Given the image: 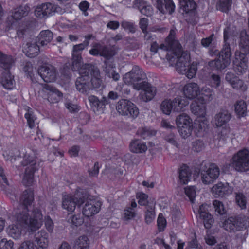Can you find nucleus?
I'll return each instance as SVG.
<instances>
[{"label": "nucleus", "mask_w": 249, "mask_h": 249, "mask_svg": "<svg viewBox=\"0 0 249 249\" xmlns=\"http://www.w3.org/2000/svg\"><path fill=\"white\" fill-rule=\"evenodd\" d=\"M222 226L227 231L234 232L247 228V219L243 216L230 217L225 220Z\"/></svg>", "instance_id": "9"}, {"label": "nucleus", "mask_w": 249, "mask_h": 249, "mask_svg": "<svg viewBox=\"0 0 249 249\" xmlns=\"http://www.w3.org/2000/svg\"><path fill=\"white\" fill-rule=\"evenodd\" d=\"M39 36V40L42 46L47 45L53 39V33L48 30L41 32Z\"/></svg>", "instance_id": "40"}, {"label": "nucleus", "mask_w": 249, "mask_h": 249, "mask_svg": "<svg viewBox=\"0 0 249 249\" xmlns=\"http://www.w3.org/2000/svg\"><path fill=\"white\" fill-rule=\"evenodd\" d=\"M231 164L238 172L249 171V150L244 148L235 153L231 160Z\"/></svg>", "instance_id": "7"}, {"label": "nucleus", "mask_w": 249, "mask_h": 249, "mask_svg": "<svg viewBox=\"0 0 249 249\" xmlns=\"http://www.w3.org/2000/svg\"><path fill=\"white\" fill-rule=\"evenodd\" d=\"M18 249H34V244L32 241L26 240L21 243Z\"/></svg>", "instance_id": "61"}, {"label": "nucleus", "mask_w": 249, "mask_h": 249, "mask_svg": "<svg viewBox=\"0 0 249 249\" xmlns=\"http://www.w3.org/2000/svg\"><path fill=\"white\" fill-rule=\"evenodd\" d=\"M231 119V114L227 110H221L217 113L212 120L213 126L221 127L227 124Z\"/></svg>", "instance_id": "23"}, {"label": "nucleus", "mask_w": 249, "mask_h": 249, "mask_svg": "<svg viewBox=\"0 0 249 249\" xmlns=\"http://www.w3.org/2000/svg\"><path fill=\"white\" fill-rule=\"evenodd\" d=\"M91 74L92 75L91 82L93 87L94 88H99L101 85L102 80L100 78L99 70H93Z\"/></svg>", "instance_id": "41"}, {"label": "nucleus", "mask_w": 249, "mask_h": 249, "mask_svg": "<svg viewBox=\"0 0 249 249\" xmlns=\"http://www.w3.org/2000/svg\"><path fill=\"white\" fill-rule=\"evenodd\" d=\"M25 15H26V12L24 10V8L23 7H19L15 9L14 13H12L11 17L8 18V20L10 22H12V19L17 21L21 19Z\"/></svg>", "instance_id": "43"}, {"label": "nucleus", "mask_w": 249, "mask_h": 249, "mask_svg": "<svg viewBox=\"0 0 249 249\" xmlns=\"http://www.w3.org/2000/svg\"><path fill=\"white\" fill-rule=\"evenodd\" d=\"M234 110L238 118L244 117L247 115V106L242 100L237 101L234 104Z\"/></svg>", "instance_id": "32"}, {"label": "nucleus", "mask_w": 249, "mask_h": 249, "mask_svg": "<svg viewBox=\"0 0 249 249\" xmlns=\"http://www.w3.org/2000/svg\"><path fill=\"white\" fill-rule=\"evenodd\" d=\"M65 107L71 112H77L79 110V107L77 105L72 104L71 103H66Z\"/></svg>", "instance_id": "63"}, {"label": "nucleus", "mask_w": 249, "mask_h": 249, "mask_svg": "<svg viewBox=\"0 0 249 249\" xmlns=\"http://www.w3.org/2000/svg\"><path fill=\"white\" fill-rule=\"evenodd\" d=\"M136 216V213L134 210L130 208L126 209L124 210L123 218L125 220H131Z\"/></svg>", "instance_id": "57"}, {"label": "nucleus", "mask_w": 249, "mask_h": 249, "mask_svg": "<svg viewBox=\"0 0 249 249\" xmlns=\"http://www.w3.org/2000/svg\"><path fill=\"white\" fill-rule=\"evenodd\" d=\"M235 200L236 204L241 209H246L248 200L247 197L243 193H235Z\"/></svg>", "instance_id": "38"}, {"label": "nucleus", "mask_w": 249, "mask_h": 249, "mask_svg": "<svg viewBox=\"0 0 249 249\" xmlns=\"http://www.w3.org/2000/svg\"><path fill=\"white\" fill-rule=\"evenodd\" d=\"M14 243L11 240L4 238L0 240V249H14Z\"/></svg>", "instance_id": "50"}, {"label": "nucleus", "mask_w": 249, "mask_h": 249, "mask_svg": "<svg viewBox=\"0 0 249 249\" xmlns=\"http://www.w3.org/2000/svg\"><path fill=\"white\" fill-rule=\"evenodd\" d=\"M180 8L184 12L189 13L196 8V4L193 0H179Z\"/></svg>", "instance_id": "35"}, {"label": "nucleus", "mask_w": 249, "mask_h": 249, "mask_svg": "<svg viewBox=\"0 0 249 249\" xmlns=\"http://www.w3.org/2000/svg\"><path fill=\"white\" fill-rule=\"evenodd\" d=\"M213 206L215 210V212L217 213L222 215L226 213V209L221 201L215 200L213 202Z\"/></svg>", "instance_id": "48"}, {"label": "nucleus", "mask_w": 249, "mask_h": 249, "mask_svg": "<svg viewBox=\"0 0 249 249\" xmlns=\"http://www.w3.org/2000/svg\"><path fill=\"white\" fill-rule=\"evenodd\" d=\"M39 94L43 98L47 99L51 103L58 102L62 96L61 92L49 85L44 87Z\"/></svg>", "instance_id": "16"}, {"label": "nucleus", "mask_w": 249, "mask_h": 249, "mask_svg": "<svg viewBox=\"0 0 249 249\" xmlns=\"http://www.w3.org/2000/svg\"><path fill=\"white\" fill-rule=\"evenodd\" d=\"M220 174L219 168L215 164H212L206 171L201 172V177L202 182L209 184L213 182L218 178Z\"/></svg>", "instance_id": "19"}, {"label": "nucleus", "mask_w": 249, "mask_h": 249, "mask_svg": "<svg viewBox=\"0 0 249 249\" xmlns=\"http://www.w3.org/2000/svg\"><path fill=\"white\" fill-rule=\"evenodd\" d=\"M0 62L2 64V67L5 69H9L12 64L14 63V61L11 56H7L3 55L0 52Z\"/></svg>", "instance_id": "45"}, {"label": "nucleus", "mask_w": 249, "mask_h": 249, "mask_svg": "<svg viewBox=\"0 0 249 249\" xmlns=\"http://www.w3.org/2000/svg\"><path fill=\"white\" fill-rule=\"evenodd\" d=\"M155 218L154 206L148 207L145 212V220L146 223L150 224L153 221Z\"/></svg>", "instance_id": "44"}, {"label": "nucleus", "mask_w": 249, "mask_h": 249, "mask_svg": "<svg viewBox=\"0 0 249 249\" xmlns=\"http://www.w3.org/2000/svg\"><path fill=\"white\" fill-rule=\"evenodd\" d=\"M157 131L148 127H142L138 129L137 134L144 139L150 138L156 134Z\"/></svg>", "instance_id": "37"}, {"label": "nucleus", "mask_w": 249, "mask_h": 249, "mask_svg": "<svg viewBox=\"0 0 249 249\" xmlns=\"http://www.w3.org/2000/svg\"><path fill=\"white\" fill-rule=\"evenodd\" d=\"M221 83L220 77L215 74H213L209 80V85L214 88L219 86Z\"/></svg>", "instance_id": "54"}, {"label": "nucleus", "mask_w": 249, "mask_h": 249, "mask_svg": "<svg viewBox=\"0 0 249 249\" xmlns=\"http://www.w3.org/2000/svg\"><path fill=\"white\" fill-rule=\"evenodd\" d=\"M231 136V130L229 128H223L218 134L220 140L226 141Z\"/></svg>", "instance_id": "55"}, {"label": "nucleus", "mask_w": 249, "mask_h": 249, "mask_svg": "<svg viewBox=\"0 0 249 249\" xmlns=\"http://www.w3.org/2000/svg\"><path fill=\"white\" fill-rule=\"evenodd\" d=\"M39 52V48L36 43H27L24 47L23 52L29 57L37 56Z\"/></svg>", "instance_id": "34"}, {"label": "nucleus", "mask_w": 249, "mask_h": 249, "mask_svg": "<svg viewBox=\"0 0 249 249\" xmlns=\"http://www.w3.org/2000/svg\"><path fill=\"white\" fill-rule=\"evenodd\" d=\"M89 101L92 107H98L101 104L100 101L95 96H89Z\"/></svg>", "instance_id": "62"}, {"label": "nucleus", "mask_w": 249, "mask_h": 249, "mask_svg": "<svg viewBox=\"0 0 249 249\" xmlns=\"http://www.w3.org/2000/svg\"><path fill=\"white\" fill-rule=\"evenodd\" d=\"M116 109L119 114L132 119L136 118L139 114L137 106L130 101L125 99L120 100L118 102Z\"/></svg>", "instance_id": "8"}, {"label": "nucleus", "mask_w": 249, "mask_h": 249, "mask_svg": "<svg viewBox=\"0 0 249 249\" xmlns=\"http://www.w3.org/2000/svg\"><path fill=\"white\" fill-rule=\"evenodd\" d=\"M191 173L189 168L186 166H182L180 169L179 178L183 184H187L190 181Z\"/></svg>", "instance_id": "36"}, {"label": "nucleus", "mask_w": 249, "mask_h": 249, "mask_svg": "<svg viewBox=\"0 0 249 249\" xmlns=\"http://www.w3.org/2000/svg\"><path fill=\"white\" fill-rule=\"evenodd\" d=\"M205 147L204 142L200 140H196L192 143L193 150L196 152L202 151Z\"/></svg>", "instance_id": "56"}, {"label": "nucleus", "mask_w": 249, "mask_h": 249, "mask_svg": "<svg viewBox=\"0 0 249 249\" xmlns=\"http://www.w3.org/2000/svg\"><path fill=\"white\" fill-rule=\"evenodd\" d=\"M115 67L107 66L106 70V73L107 76L112 78L114 81L119 80L120 76L119 74L115 70Z\"/></svg>", "instance_id": "47"}, {"label": "nucleus", "mask_w": 249, "mask_h": 249, "mask_svg": "<svg viewBox=\"0 0 249 249\" xmlns=\"http://www.w3.org/2000/svg\"><path fill=\"white\" fill-rule=\"evenodd\" d=\"M176 124L178 129L193 125L192 119L185 113H182L177 117Z\"/></svg>", "instance_id": "30"}, {"label": "nucleus", "mask_w": 249, "mask_h": 249, "mask_svg": "<svg viewBox=\"0 0 249 249\" xmlns=\"http://www.w3.org/2000/svg\"><path fill=\"white\" fill-rule=\"evenodd\" d=\"M134 89L141 90L139 96L140 98L144 102L151 100L156 94V89L150 83L146 82H142L139 85H136Z\"/></svg>", "instance_id": "13"}, {"label": "nucleus", "mask_w": 249, "mask_h": 249, "mask_svg": "<svg viewBox=\"0 0 249 249\" xmlns=\"http://www.w3.org/2000/svg\"><path fill=\"white\" fill-rule=\"evenodd\" d=\"M138 203L141 205H145L147 203L148 196L143 193H138L137 194Z\"/></svg>", "instance_id": "59"}, {"label": "nucleus", "mask_w": 249, "mask_h": 249, "mask_svg": "<svg viewBox=\"0 0 249 249\" xmlns=\"http://www.w3.org/2000/svg\"><path fill=\"white\" fill-rule=\"evenodd\" d=\"M206 103L201 100H195L191 105V111L197 117L196 124L201 130H205L208 127L209 121L206 115Z\"/></svg>", "instance_id": "5"}, {"label": "nucleus", "mask_w": 249, "mask_h": 249, "mask_svg": "<svg viewBox=\"0 0 249 249\" xmlns=\"http://www.w3.org/2000/svg\"><path fill=\"white\" fill-rule=\"evenodd\" d=\"M55 6L50 3H45L36 6L34 10V14L37 18H46L55 11Z\"/></svg>", "instance_id": "17"}, {"label": "nucleus", "mask_w": 249, "mask_h": 249, "mask_svg": "<svg viewBox=\"0 0 249 249\" xmlns=\"http://www.w3.org/2000/svg\"><path fill=\"white\" fill-rule=\"evenodd\" d=\"M69 222L75 226L81 225L83 222V219L79 215H73L69 219Z\"/></svg>", "instance_id": "60"}, {"label": "nucleus", "mask_w": 249, "mask_h": 249, "mask_svg": "<svg viewBox=\"0 0 249 249\" xmlns=\"http://www.w3.org/2000/svg\"><path fill=\"white\" fill-rule=\"evenodd\" d=\"M232 0H219L216 4L217 10L227 12L231 7Z\"/></svg>", "instance_id": "42"}, {"label": "nucleus", "mask_w": 249, "mask_h": 249, "mask_svg": "<svg viewBox=\"0 0 249 249\" xmlns=\"http://www.w3.org/2000/svg\"><path fill=\"white\" fill-rule=\"evenodd\" d=\"M38 73L46 82H53L57 78L55 68L50 65L41 66L38 70Z\"/></svg>", "instance_id": "18"}, {"label": "nucleus", "mask_w": 249, "mask_h": 249, "mask_svg": "<svg viewBox=\"0 0 249 249\" xmlns=\"http://www.w3.org/2000/svg\"><path fill=\"white\" fill-rule=\"evenodd\" d=\"M156 7L162 14H171L176 6L172 0H157Z\"/></svg>", "instance_id": "25"}, {"label": "nucleus", "mask_w": 249, "mask_h": 249, "mask_svg": "<svg viewBox=\"0 0 249 249\" xmlns=\"http://www.w3.org/2000/svg\"><path fill=\"white\" fill-rule=\"evenodd\" d=\"M36 169V167H35L30 168L27 167L26 169L23 179V183L25 185H30L33 182V174Z\"/></svg>", "instance_id": "39"}, {"label": "nucleus", "mask_w": 249, "mask_h": 249, "mask_svg": "<svg viewBox=\"0 0 249 249\" xmlns=\"http://www.w3.org/2000/svg\"><path fill=\"white\" fill-rule=\"evenodd\" d=\"M101 203L95 199H87L83 209V214L87 217L91 216L99 212Z\"/></svg>", "instance_id": "20"}, {"label": "nucleus", "mask_w": 249, "mask_h": 249, "mask_svg": "<svg viewBox=\"0 0 249 249\" xmlns=\"http://www.w3.org/2000/svg\"><path fill=\"white\" fill-rule=\"evenodd\" d=\"M129 149L134 153H143L147 150V146L144 142L136 139L133 140L129 144Z\"/></svg>", "instance_id": "27"}, {"label": "nucleus", "mask_w": 249, "mask_h": 249, "mask_svg": "<svg viewBox=\"0 0 249 249\" xmlns=\"http://www.w3.org/2000/svg\"><path fill=\"white\" fill-rule=\"evenodd\" d=\"M36 249H48L49 238L48 233L44 230L37 232L35 238Z\"/></svg>", "instance_id": "26"}, {"label": "nucleus", "mask_w": 249, "mask_h": 249, "mask_svg": "<svg viewBox=\"0 0 249 249\" xmlns=\"http://www.w3.org/2000/svg\"><path fill=\"white\" fill-rule=\"evenodd\" d=\"M182 92L184 97L190 100L194 99L199 93V86L195 82H189L183 87Z\"/></svg>", "instance_id": "22"}, {"label": "nucleus", "mask_w": 249, "mask_h": 249, "mask_svg": "<svg viewBox=\"0 0 249 249\" xmlns=\"http://www.w3.org/2000/svg\"><path fill=\"white\" fill-rule=\"evenodd\" d=\"M240 51H236L233 60V68L238 74L245 73L248 68V60L246 55L249 53V38L245 31L241 33Z\"/></svg>", "instance_id": "4"}, {"label": "nucleus", "mask_w": 249, "mask_h": 249, "mask_svg": "<svg viewBox=\"0 0 249 249\" xmlns=\"http://www.w3.org/2000/svg\"><path fill=\"white\" fill-rule=\"evenodd\" d=\"M146 77L145 73L143 70L138 66H135L133 67L131 71L126 73L123 77L124 82L128 85L134 86L136 85H139V83L142 80H144Z\"/></svg>", "instance_id": "11"}, {"label": "nucleus", "mask_w": 249, "mask_h": 249, "mask_svg": "<svg viewBox=\"0 0 249 249\" xmlns=\"http://www.w3.org/2000/svg\"><path fill=\"white\" fill-rule=\"evenodd\" d=\"M213 91L209 88L205 87L201 90L199 89L197 99L207 103L213 100Z\"/></svg>", "instance_id": "31"}, {"label": "nucleus", "mask_w": 249, "mask_h": 249, "mask_svg": "<svg viewBox=\"0 0 249 249\" xmlns=\"http://www.w3.org/2000/svg\"><path fill=\"white\" fill-rule=\"evenodd\" d=\"M185 193L189 197L190 201L194 203L195 198L196 196V190L194 186H188L185 188Z\"/></svg>", "instance_id": "51"}, {"label": "nucleus", "mask_w": 249, "mask_h": 249, "mask_svg": "<svg viewBox=\"0 0 249 249\" xmlns=\"http://www.w3.org/2000/svg\"><path fill=\"white\" fill-rule=\"evenodd\" d=\"M209 206L206 204H202L199 208L196 205L193 206L194 213L197 216L203 220L204 225L206 229H209L213 223L212 215L208 212Z\"/></svg>", "instance_id": "14"}, {"label": "nucleus", "mask_w": 249, "mask_h": 249, "mask_svg": "<svg viewBox=\"0 0 249 249\" xmlns=\"http://www.w3.org/2000/svg\"><path fill=\"white\" fill-rule=\"evenodd\" d=\"M140 27L143 32L145 34L144 38L146 40L150 39L151 36L147 32V27L148 25V20L146 18H142L140 21Z\"/></svg>", "instance_id": "52"}, {"label": "nucleus", "mask_w": 249, "mask_h": 249, "mask_svg": "<svg viewBox=\"0 0 249 249\" xmlns=\"http://www.w3.org/2000/svg\"><path fill=\"white\" fill-rule=\"evenodd\" d=\"M89 44V41L86 40L82 43L74 46L73 48L72 69L73 71L77 70L80 75L77 78L75 85L77 90L83 93H86L89 89L88 74L92 67L89 64L81 65L80 52Z\"/></svg>", "instance_id": "3"}, {"label": "nucleus", "mask_w": 249, "mask_h": 249, "mask_svg": "<svg viewBox=\"0 0 249 249\" xmlns=\"http://www.w3.org/2000/svg\"><path fill=\"white\" fill-rule=\"evenodd\" d=\"M233 188L228 183L219 182L211 188V192L213 196L222 198L229 196L233 192Z\"/></svg>", "instance_id": "15"}, {"label": "nucleus", "mask_w": 249, "mask_h": 249, "mask_svg": "<svg viewBox=\"0 0 249 249\" xmlns=\"http://www.w3.org/2000/svg\"><path fill=\"white\" fill-rule=\"evenodd\" d=\"M34 193L31 190L24 192L21 197L22 205L20 206L12 217L13 223L6 229L8 235L15 240L20 239L24 234V231L34 232L43 225L42 206H32Z\"/></svg>", "instance_id": "1"}, {"label": "nucleus", "mask_w": 249, "mask_h": 249, "mask_svg": "<svg viewBox=\"0 0 249 249\" xmlns=\"http://www.w3.org/2000/svg\"><path fill=\"white\" fill-rule=\"evenodd\" d=\"M165 140L171 144L177 146V142L175 139V136L173 134H170L165 137Z\"/></svg>", "instance_id": "64"}, {"label": "nucleus", "mask_w": 249, "mask_h": 249, "mask_svg": "<svg viewBox=\"0 0 249 249\" xmlns=\"http://www.w3.org/2000/svg\"><path fill=\"white\" fill-rule=\"evenodd\" d=\"M0 83L4 89L8 90L13 89L16 86L14 76L8 71L3 74Z\"/></svg>", "instance_id": "29"}, {"label": "nucleus", "mask_w": 249, "mask_h": 249, "mask_svg": "<svg viewBox=\"0 0 249 249\" xmlns=\"http://www.w3.org/2000/svg\"><path fill=\"white\" fill-rule=\"evenodd\" d=\"M231 52L229 45L225 44L217 60L209 62V66L217 69H223L231 62Z\"/></svg>", "instance_id": "12"}, {"label": "nucleus", "mask_w": 249, "mask_h": 249, "mask_svg": "<svg viewBox=\"0 0 249 249\" xmlns=\"http://www.w3.org/2000/svg\"><path fill=\"white\" fill-rule=\"evenodd\" d=\"M189 104L187 99L177 97L173 100L165 99L160 104V109L162 112L167 115H169L172 111L178 112L183 111L185 107Z\"/></svg>", "instance_id": "6"}, {"label": "nucleus", "mask_w": 249, "mask_h": 249, "mask_svg": "<svg viewBox=\"0 0 249 249\" xmlns=\"http://www.w3.org/2000/svg\"><path fill=\"white\" fill-rule=\"evenodd\" d=\"M134 6L144 15L150 16L153 14V10L151 6L143 0H135Z\"/></svg>", "instance_id": "28"}, {"label": "nucleus", "mask_w": 249, "mask_h": 249, "mask_svg": "<svg viewBox=\"0 0 249 249\" xmlns=\"http://www.w3.org/2000/svg\"><path fill=\"white\" fill-rule=\"evenodd\" d=\"M167 222L162 213H160L157 219V225L160 231H163L166 226Z\"/></svg>", "instance_id": "53"}, {"label": "nucleus", "mask_w": 249, "mask_h": 249, "mask_svg": "<svg viewBox=\"0 0 249 249\" xmlns=\"http://www.w3.org/2000/svg\"><path fill=\"white\" fill-rule=\"evenodd\" d=\"M193 128V125L188 126L186 127L178 128V131L181 138L186 139L189 138L191 136Z\"/></svg>", "instance_id": "46"}, {"label": "nucleus", "mask_w": 249, "mask_h": 249, "mask_svg": "<svg viewBox=\"0 0 249 249\" xmlns=\"http://www.w3.org/2000/svg\"><path fill=\"white\" fill-rule=\"evenodd\" d=\"M45 226L48 232L52 233L54 228V223L53 220L49 216H46L44 219Z\"/></svg>", "instance_id": "58"}, {"label": "nucleus", "mask_w": 249, "mask_h": 249, "mask_svg": "<svg viewBox=\"0 0 249 249\" xmlns=\"http://www.w3.org/2000/svg\"><path fill=\"white\" fill-rule=\"evenodd\" d=\"M25 117L27 119L29 127L31 129L34 128L35 126L36 117L33 114L32 111L29 110L28 112L25 114Z\"/></svg>", "instance_id": "49"}, {"label": "nucleus", "mask_w": 249, "mask_h": 249, "mask_svg": "<svg viewBox=\"0 0 249 249\" xmlns=\"http://www.w3.org/2000/svg\"><path fill=\"white\" fill-rule=\"evenodd\" d=\"M176 33L175 29H171L164 43L159 45L156 42H153L150 50L154 53H158L161 59L165 56L172 65L177 60V71L185 74L188 78L192 79L196 74L197 63L195 62L191 63L190 54L187 52H181L180 43L175 39Z\"/></svg>", "instance_id": "2"}, {"label": "nucleus", "mask_w": 249, "mask_h": 249, "mask_svg": "<svg viewBox=\"0 0 249 249\" xmlns=\"http://www.w3.org/2000/svg\"><path fill=\"white\" fill-rule=\"evenodd\" d=\"M90 240L86 235L79 236L75 240L73 249H89Z\"/></svg>", "instance_id": "33"}, {"label": "nucleus", "mask_w": 249, "mask_h": 249, "mask_svg": "<svg viewBox=\"0 0 249 249\" xmlns=\"http://www.w3.org/2000/svg\"><path fill=\"white\" fill-rule=\"evenodd\" d=\"M80 188L78 189L75 194L65 195L63 196L62 199V208L67 210L69 213L73 212L76 205H81L83 203V200L80 197L81 192Z\"/></svg>", "instance_id": "10"}, {"label": "nucleus", "mask_w": 249, "mask_h": 249, "mask_svg": "<svg viewBox=\"0 0 249 249\" xmlns=\"http://www.w3.org/2000/svg\"><path fill=\"white\" fill-rule=\"evenodd\" d=\"M116 52L117 49L116 48L113 47L109 49L100 45V44H97L89 51V53L91 55L95 56L100 55L107 59H108L114 55L116 54Z\"/></svg>", "instance_id": "21"}, {"label": "nucleus", "mask_w": 249, "mask_h": 249, "mask_svg": "<svg viewBox=\"0 0 249 249\" xmlns=\"http://www.w3.org/2000/svg\"><path fill=\"white\" fill-rule=\"evenodd\" d=\"M225 79L231 86L235 89L245 91L247 89V85L242 80L240 79L238 77L231 73H227Z\"/></svg>", "instance_id": "24"}]
</instances>
